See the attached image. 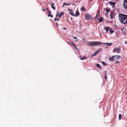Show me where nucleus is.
Here are the masks:
<instances>
[{
  "label": "nucleus",
  "instance_id": "35",
  "mask_svg": "<svg viewBox=\"0 0 127 127\" xmlns=\"http://www.w3.org/2000/svg\"><path fill=\"white\" fill-rule=\"evenodd\" d=\"M63 29L65 30H66V28H63Z\"/></svg>",
  "mask_w": 127,
  "mask_h": 127
},
{
  "label": "nucleus",
  "instance_id": "27",
  "mask_svg": "<svg viewBox=\"0 0 127 127\" xmlns=\"http://www.w3.org/2000/svg\"><path fill=\"white\" fill-rule=\"evenodd\" d=\"M69 13L72 15L74 16V14L73 12H70Z\"/></svg>",
  "mask_w": 127,
  "mask_h": 127
},
{
  "label": "nucleus",
  "instance_id": "10",
  "mask_svg": "<svg viewBox=\"0 0 127 127\" xmlns=\"http://www.w3.org/2000/svg\"><path fill=\"white\" fill-rule=\"evenodd\" d=\"M115 59L114 56H112L111 57H110L109 59V60H111L112 61H114L115 60Z\"/></svg>",
  "mask_w": 127,
  "mask_h": 127
},
{
  "label": "nucleus",
  "instance_id": "6",
  "mask_svg": "<svg viewBox=\"0 0 127 127\" xmlns=\"http://www.w3.org/2000/svg\"><path fill=\"white\" fill-rule=\"evenodd\" d=\"M99 16V10L98 11L95 17V20H97L98 19V17Z\"/></svg>",
  "mask_w": 127,
  "mask_h": 127
},
{
  "label": "nucleus",
  "instance_id": "24",
  "mask_svg": "<svg viewBox=\"0 0 127 127\" xmlns=\"http://www.w3.org/2000/svg\"><path fill=\"white\" fill-rule=\"evenodd\" d=\"M73 47H74V49H75L77 51H79V49L77 48V47L75 45V46H73Z\"/></svg>",
  "mask_w": 127,
  "mask_h": 127
},
{
  "label": "nucleus",
  "instance_id": "40",
  "mask_svg": "<svg viewBox=\"0 0 127 127\" xmlns=\"http://www.w3.org/2000/svg\"><path fill=\"white\" fill-rule=\"evenodd\" d=\"M72 5H75V4H74V3H73L72 4Z\"/></svg>",
  "mask_w": 127,
  "mask_h": 127
},
{
  "label": "nucleus",
  "instance_id": "17",
  "mask_svg": "<svg viewBox=\"0 0 127 127\" xmlns=\"http://www.w3.org/2000/svg\"><path fill=\"white\" fill-rule=\"evenodd\" d=\"M95 65L99 69H101V67L100 66V65L99 64H95Z\"/></svg>",
  "mask_w": 127,
  "mask_h": 127
},
{
  "label": "nucleus",
  "instance_id": "12",
  "mask_svg": "<svg viewBox=\"0 0 127 127\" xmlns=\"http://www.w3.org/2000/svg\"><path fill=\"white\" fill-rule=\"evenodd\" d=\"M79 15V12L78 11H76L75 14L74 15V16H78Z\"/></svg>",
  "mask_w": 127,
  "mask_h": 127
},
{
  "label": "nucleus",
  "instance_id": "14",
  "mask_svg": "<svg viewBox=\"0 0 127 127\" xmlns=\"http://www.w3.org/2000/svg\"><path fill=\"white\" fill-rule=\"evenodd\" d=\"M121 30L123 32H125L126 31V29L125 28L122 29Z\"/></svg>",
  "mask_w": 127,
  "mask_h": 127
},
{
  "label": "nucleus",
  "instance_id": "4",
  "mask_svg": "<svg viewBox=\"0 0 127 127\" xmlns=\"http://www.w3.org/2000/svg\"><path fill=\"white\" fill-rule=\"evenodd\" d=\"M124 7L126 9H127V0H124L123 3Z\"/></svg>",
  "mask_w": 127,
  "mask_h": 127
},
{
  "label": "nucleus",
  "instance_id": "15",
  "mask_svg": "<svg viewBox=\"0 0 127 127\" xmlns=\"http://www.w3.org/2000/svg\"><path fill=\"white\" fill-rule=\"evenodd\" d=\"M79 57H81V60H82L87 59V58L85 56H83V58L82 57V56L81 55L79 56Z\"/></svg>",
  "mask_w": 127,
  "mask_h": 127
},
{
  "label": "nucleus",
  "instance_id": "16",
  "mask_svg": "<svg viewBox=\"0 0 127 127\" xmlns=\"http://www.w3.org/2000/svg\"><path fill=\"white\" fill-rule=\"evenodd\" d=\"M64 13L63 12H61L59 14V18L61 17L62 15H64Z\"/></svg>",
  "mask_w": 127,
  "mask_h": 127
},
{
  "label": "nucleus",
  "instance_id": "18",
  "mask_svg": "<svg viewBox=\"0 0 127 127\" xmlns=\"http://www.w3.org/2000/svg\"><path fill=\"white\" fill-rule=\"evenodd\" d=\"M103 17H100L99 19V21L100 23H101L103 20Z\"/></svg>",
  "mask_w": 127,
  "mask_h": 127
},
{
  "label": "nucleus",
  "instance_id": "9",
  "mask_svg": "<svg viewBox=\"0 0 127 127\" xmlns=\"http://www.w3.org/2000/svg\"><path fill=\"white\" fill-rule=\"evenodd\" d=\"M115 60H118L121 58V56L118 55L114 56Z\"/></svg>",
  "mask_w": 127,
  "mask_h": 127
},
{
  "label": "nucleus",
  "instance_id": "26",
  "mask_svg": "<svg viewBox=\"0 0 127 127\" xmlns=\"http://www.w3.org/2000/svg\"><path fill=\"white\" fill-rule=\"evenodd\" d=\"M67 5V3H66L64 2L63 3V6H62V7H63L64 6L66 5Z\"/></svg>",
  "mask_w": 127,
  "mask_h": 127
},
{
  "label": "nucleus",
  "instance_id": "43",
  "mask_svg": "<svg viewBox=\"0 0 127 127\" xmlns=\"http://www.w3.org/2000/svg\"><path fill=\"white\" fill-rule=\"evenodd\" d=\"M47 9L48 10V8H47Z\"/></svg>",
  "mask_w": 127,
  "mask_h": 127
},
{
  "label": "nucleus",
  "instance_id": "21",
  "mask_svg": "<svg viewBox=\"0 0 127 127\" xmlns=\"http://www.w3.org/2000/svg\"><path fill=\"white\" fill-rule=\"evenodd\" d=\"M81 11H86V9L84 6H82L81 9Z\"/></svg>",
  "mask_w": 127,
  "mask_h": 127
},
{
  "label": "nucleus",
  "instance_id": "2",
  "mask_svg": "<svg viewBox=\"0 0 127 127\" xmlns=\"http://www.w3.org/2000/svg\"><path fill=\"white\" fill-rule=\"evenodd\" d=\"M102 44L103 45L107 46L109 45L110 46L112 44L111 43H102L100 42L93 41L89 42L88 44V45L89 44L91 46H97L100 45Z\"/></svg>",
  "mask_w": 127,
  "mask_h": 127
},
{
  "label": "nucleus",
  "instance_id": "19",
  "mask_svg": "<svg viewBox=\"0 0 127 127\" xmlns=\"http://www.w3.org/2000/svg\"><path fill=\"white\" fill-rule=\"evenodd\" d=\"M48 13H49V14H48V17H51L52 18H53V16L52 15H51L50 14H51V12L50 11H48Z\"/></svg>",
  "mask_w": 127,
  "mask_h": 127
},
{
  "label": "nucleus",
  "instance_id": "30",
  "mask_svg": "<svg viewBox=\"0 0 127 127\" xmlns=\"http://www.w3.org/2000/svg\"><path fill=\"white\" fill-rule=\"evenodd\" d=\"M57 14L56 15V16L57 17H58L59 16V12L58 11H57Z\"/></svg>",
  "mask_w": 127,
  "mask_h": 127
},
{
  "label": "nucleus",
  "instance_id": "36",
  "mask_svg": "<svg viewBox=\"0 0 127 127\" xmlns=\"http://www.w3.org/2000/svg\"><path fill=\"white\" fill-rule=\"evenodd\" d=\"M125 43L126 44H127V41H125Z\"/></svg>",
  "mask_w": 127,
  "mask_h": 127
},
{
  "label": "nucleus",
  "instance_id": "32",
  "mask_svg": "<svg viewBox=\"0 0 127 127\" xmlns=\"http://www.w3.org/2000/svg\"><path fill=\"white\" fill-rule=\"evenodd\" d=\"M107 75H106V74H105V76L104 78L106 80L107 79Z\"/></svg>",
  "mask_w": 127,
  "mask_h": 127
},
{
  "label": "nucleus",
  "instance_id": "41",
  "mask_svg": "<svg viewBox=\"0 0 127 127\" xmlns=\"http://www.w3.org/2000/svg\"><path fill=\"white\" fill-rule=\"evenodd\" d=\"M69 5H70V4H67V5L69 6Z\"/></svg>",
  "mask_w": 127,
  "mask_h": 127
},
{
  "label": "nucleus",
  "instance_id": "22",
  "mask_svg": "<svg viewBox=\"0 0 127 127\" xmlns=\"http://www.w3.org/2000/svg\"><path fill=\"white\" fill-rule=\"evenodd\" d=\"M110 9L109 8H106V11L107 13H108V12L110 11Z\"/></svg>",
  "mask_w": 127,
  "mask_h": 127
},
{
  "label": "nucleus",
  "instance_id": "5",
  "mask_svg": "<svg viewBox=\"0 0 127 127\" xmlns=\"http://www.w3.org/2000/svg\"><path fill=\"white\" fill-rule=\"evenodd\" d=\"M114 15V11H111L110 14V17L111 19H113V16Z\"/></svg>",
  "mask_w": 127,
  "mask_h": 127
},
{
  "label": "nucleus",
  "instance_id": "38",
  "mask_svg": "<svg viewBox=\"0 0 127 127\" xmlns=\"http://www.w3.org/2000/svg\"><path fill=\"white\" fill-rule=\"evenodd\" d=\"M43 11H44L46 10V9H42Z\"/></svg>",
  "mask_w": 127,
  "mask_h": 127
},
{
  "label": "nucleus",
  "instance_id": "25",
  "mask_svg": "<svg viewBox=\"0 0 127 127\" xmlns=\"http://www.w3.org/2000/svg\"><path fill=\"white\" fill-rule=\"evenodd\" d=\"M122 117V115L121 114H120L119 115V120H120Z\"/></svg>",
  "mask_w": 127,
  "mask_h": 127
},
{
  "label": "nucleus",
  "instance_id": "28",
  "mask_svg": "<svg viewBox=\"0 0 127 127\" xmlns=\"http://www.w3.org/2000/svg\"><path fill=\"white\" fill-rule=\"evenodd\" d=\"M102 64L104 65V66H105L106 65V63H105L104 62H102Z\"/></svg>",
  "mask_w": 127,
  "mask_h": 127
},
{
  "label": "nucleus",
  "instance_id": "29",
  "mask_svg": "<svg viewBox=\"0 0 127 127\" xmlns=\"http://www.w3.org/2000/svg\"><path fill=\"white\" fill-rule=\"evenodd\" d=\"M99 53V51H98V50H97L94 53H95V54L96 55L98 53Z\"/></svg>",
  "mask_w": 127,
  "mask_h": 127
},
{
  "label": "nucleus",
  "instance_id": "1",
  "mask_svg": "<svg viewBox=\"0 0 127 127\" xmlns=\"http://www.w3.org/2000/svg\"><path fill=\"white\" fill-rule=\"evenodd\" d=\"M118 18L121 23L127 24V15L120 13L119 15Z\"/></svg>",
  "mask_w": 127,
  "mask_h": 127
},
{
  "label": "nucleus",
  "instance_id": "8",
  "mask_svg": "<svg viewBox=\"0 0 127 127\" xmlns=\"http://www.w3.org/2000/svg\"><path fill=\"white\" fill-rule=\"evenodd\" d=\"M67 43L68 44H70L71 45L73 46H75V45L74 44V42H73L68 41Z\"/></svg>",
  "mask_w": 127,
  "mask_h": 127
},
{
  "label": "nucleus",
  "instance_id": "20",
  "mask_svg": "<svg viewBox=\"0 0 127 127\" xmlns=\"http://www.w3.org/2000/svg\"><path fill=\"white\" fill-rule=\"evenodd\" d=\"M54 5H55V4L54 3H52L51 4V7L52 8H53L54 10H55V7H54Z\"/></svg>",
  "mask_w": 127,
  "mask_h": 127
},
{
  "label": "nucleus",
  "instance_id": "33",
  "mask_svg": "<svg viewBox=\"0 0 127 127\" xmlns=\"http://www.w3.org/2000/svg\"><path fill=\"white\" fill-rule=\"evenodd\" d=\"M54 20L55 21H58L59 20V19H56V18H55L54 19Z\"/></svg>",
  "mask_w": 127,
  "mask_h": 127
},
{
  "label": "nucleus",
  "instance_id": "31",
  "mask_svg": "<svg viewBox=\"0 0 127 127\" xmlns=\"http://www.w3.org/2000/svg\"><path fill=\"white\" fill-rule=\"evenodd\" d=\"M96 55L95 54V53H94L92 55H91V56L92 57H93L94 56H95Z\"/></svg>",
  "mask_w": 127,
  "mask_h": 127
},
{
  "label": "nucleus",
  "instance_id": "42",
  "mask_svg": "<svg viewBox=\"0 0 127 127\" xmlns=\"http://www.w3.org/2000/svg\"><path fill=\"white\" fill-rule=\"evenodd\" d=\"M68 10H69V11H70V9H68Z\"/></svg>",
  "mask_w": 127,
  "mask_h": 127
},
{
  "label": "nucleus",
  "instance_id": "3",
  "mask_svg": "<svg viewBox=\"0 0 127 127\" xmlns=\"http://www.w3.org/2000/svg\"><path fill=\"white\" fill-rule=\"evenodd\" d=\"M85 17L86 19L88 21L91 20L92 17L91 15L88 13L86 14Z\"/></svg>",
  "mask_w": 127,
  "mask_h": 127
},
{
  "label": "nucleus",
  "instance_id": "37",
  "mask_svg": "<svg viewBox=\"0 0 127 127\" xmlns=\"http://www.w3.org/2000/svg\"><path fill=\"white\" fill-rule=\"evenodd\" d=\"M74 39H76L77 38V37H74Z\"/></svg>",
  "mask_w": 127,
  "mask_h": 127
},
{
  "label": "nucleus",
  "instance_id": "44",
  "mask_svg": "<svg viewBox=\"0 0 127 127\" xmlns=\"http://www.w3.org/2000/svg\"><path fill=\"white\" fill-rule=\"evenodd\" d=\"M76 41V42H77V40L76 41Z\"/></svg>",
  "mask_w": 127,
  "mask_h": 127
},
{
  "label": "nucleus",
  "instance_id": "11",
  "mask_svg": "<svg viewBox=\"0 0 127 127\" xmlns=\"http://www.w3.org/2000/svg\"><path fill=\"white\" fill-rule=\"evenodd\" d=\"M114 50L115 52H119L120 51V49L119 48H115L114 49Z\"/></svg>",
  "mask_w": 127,
  "mask_h": 127
},
{
  "label": "nucleus",
  "instance_id": "23",
  "mask_svg": "<svg viewBox=\"0 0 127 127\" xmlns=\"http://www.w3.org/2000/svg\"><path fill=\"white\" fill-rule=\"evenodd\" d=\"M109 31H110V32L111 33H113L114 32V31H113L112 29L111 28H110Z\"/></svg>",
  "mask_w": 127,
  "mask_h": 127
},
{
  "label": "nucleus",
  "instance_id": "7",
  "mask_svg": "<svg viewBox=\"0 0 127 127\" xmlns=\"http://www.w3.org/2000/svg\"><path fill=\"white\" fill-rule=\"evenodd\" d=\"M108 3L109 4H110V5L112 6V7L113 8L114 6L115 5L116 3L114 2H112L111 1H109V2Z\"/></svg>",
  "mask_w": 127,
  "mask_h": 127
},
{
  "label": "nucleus",
  "instance_id": "13",
  "mask_svg": "<svg viewBox=\"0 0 127 127\" xmlns=\"http://www.w3.org/2000/svg\"><path fill=\"white\" fill-rule=\"evenodd\" d=\"M104 29L107 32H108V31L109 28L108 27L105 26L104 27Z\"/></svg>",
  "mask_w": 127,
  "mask_h": 127
},
{
  "label": "nucleus",
  "instance_id": "45",
  "mask_svg": "<svg viewBox=\"0 0 127 127\" xmlns=\"http://www.w3.org/2000/svg\"><path fill=\"white\" fill-rule=\"evenodd\" d=\"M56 24H57V23H56Z\"/></svg>",
  "mask_w": 127,
  "mask_h": 127
},
{
  "label": "nucleus",
  "instance_id": "46",
  "mask_svg": "<svg viewBox=\"0 0 127 127\" xmlns=\"http://www.w3.org/2000/svg\"><path fill=\"white\" fill-rule=\"evenodd\" d=\"M57 25H58V24H57Z\"/></svg>",
  "mask_w": 127,
  "mask_h": 127
},
{
  "label": "nucleus",
  "instance_id": "34",
  "mask_svg": "<svg viewBox=\"0 0 127 127\" xmlns=\"http://www.w3.org/2000/svg\"><path fill=\"white\" fill-rule=\"evenodd\" d=\"M102 48H100L99 50H98V51H99V52L101 51L102 50Z\"/></svg>",
  "mask_w": 127,
  "mask_h": 127
},
{
  "label": "nucleus",
  "instance_id": "39",
  "mask_svg": "<svg viewBox=\"0 0 127 127\" xmlns=\"http://www.w3.org/2000/svg\"><path fill=\"white\" fill-rule=\"evenodd\" d=\"M119 63V61H116V63Z\"/></svg>",
  "mask_w": 127,
  "mask_h": 127
}]
</instances>
